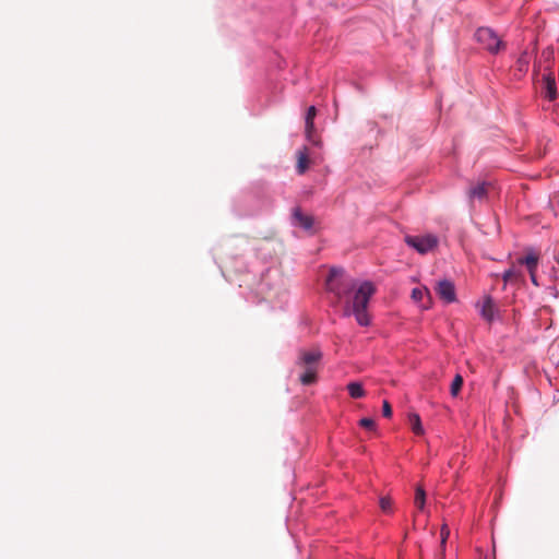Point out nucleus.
<instances>
[{
  "mask_svg": "<svg viewBox=\"0 0 559 559\" xmlns=\"http://www.w3.org/2000/svg\"><path fill=\"white\" fill-rule=\"evenodd\" d=\"M317 115V109L314 106H310L307 110V114H306V135H307V139L316 144V145H319L320 144V141H318L314 136V124H313V120H314V117Z\"/></svg>",
  "mask_w": 559,
  "mask_h": 559,
  "instance_id": "obj_7",
  "label": "nucleus"
},
{
  "mask_svg": "<svg viewBox=\"0 0 559 559\" xmlns=\"http://www.w3.org/2000/svg\"><path fill=\"white\" fill-rule=\"evenodd\" d=\"M463 385V378L461 374H456L451 383V395L456 396Z\"/></svg>",
  "mask_w": 559,
  "mask_h": 559,
  "instance_id": "obj_20",
  "label": "nucleus"
},
{
  "mask_svg": "<svg viewBox=\"0 0 559 559\" xmlns=\"http://www.w3.org/2000/svg\"><path fill=\"white\" fill-rule=\"evenodd\" d=\"M379 506L384 513H392L393 511V500L389 496L381 497L379 499Z\"/></svg>",
  "mask_w": 559,
  "mask_h": 559,
  "instance_id": "obj_19",
  "label": "nucleus"
},
{
  "mask_svg": "<svg viewBox=\"0 0 559 559\" xmlns=\"http://www.w3.org/2000/svg\"><path fill=\"white\" fill-rule=\"evenodd\" d=\"M518 62H519V68H520V70H524V69H526L527 63H528V61H527V59H526V55L524 53L523 56H521V58L519 59V61H518Z\"/></svg>",
  "mask_w": 559,
  "mask_h": 559,
  "instance_id": "obj_24",
  "label": "nucleus"
},
{
  "mask_svg": "<svg viewBox=\"0 0 559 559\" xmlns=\"http://www.w3.org/2000/svg\"><path fill=\"white\" fill-rule=\"evenodd\" d=\"M520 278H523L522 271L519 267L514 266V265L511 266L509 270H507L503 273V281L504 282L516 281V280H520Z\"/></svg>",
  "mask_w": 559,
  "mask_h": 559,
  "instance_id": "obj_17",
  "label": "nucleus"
},
{
  "mask_svg": "<svg viewBox=\"0 0 559 559\" xmlns=\"http://www.w3.org/2000/svg\"><path fill=\"white\" fill-rule=\"evenodd\" d=\"M481 317L488 321L491 322L495 317V304L491 297L487 296L485 297L481 309H480Z\"/></svg>",
  "mask_w": 559,
  "mask_h": 559,
  "instance_id": "obj_11",
  "label": "nucleus"
},
{
  "mask_svg": "<svg viewBox=\"0 0 559 559\" xmlns=\"http://www.w3.org/2000/svg\"><path fill=\"white\" fill-rule=\"evenodd\" d=\"M405 242L420 254H425L438 246V237L431 234L423 236H406Z\"/></svg>",
  "mask_w": 559,
  "mask_h": 559,
  "instance_id": "obj_3",
  "label": "nucleus"
},
{
  "mask_svg": "<svg viewBox=\"0 0 559 559\" xmlns=\"http://www.w3.org/2000/svg\"><path fill=\"white\" fill-rule=\"evenodd\" d=\"M414 503L418 510H424L426 503V492L421 486L416 487Z\"/></svg>",
  "mask_w": 559,
  "mask_h": 559,
  "instance_id": "obj_16",
  "label": "nucleus"
},
{
  "mask_svg": "<svg viewBox=\"0 0 559 559\" xmlns=\"http://www.w3.org/2000/svg\"><path fill=\"white\" fill-rule=\"evenodd\" d=\"M359 425H360L362 428H366V429H369V430L374 429V426H376V424H374L373 419H371V418H361V419L359 420Z\"/></svg>",
  "mask_w": 559,
  "mask_h": 559,
  "instance_id": "obj_22",
  "label": "nucleus"
},
{
  "mask_svg": "<svg viewBox=\"0 0 559 559\" xmlns=\"http://www.w3.org/2000/svg\"><path fill=\"white\" fill-rule=\"evenodd\" d=\"M544 96L548 100H555L557 98V86L555 78L548 74L544 78Z\"/></svg>",
  "mask_w": 559,
  "mask_h": 559,
  "instance_id": "obj_9",
  "label": "nucleus"
},
{
  "mask_svg": "<svg viewBox=\"0 0 559 559\" xmlns=\"http://www.w3.org/2000/svg\"><path fill=\"white\" fill-rule=\"evenodd\" d=\"M440 535H441V558H443L444 556V546H445V543H447V539L450 535V530L447 525H443L441 527V532H440Z\"/></svg>",
  "mask_w": 559,
  "mask_h": 559,
  "instance_id": "obj_21",
  "label": "nucleus"
},
{
  "mask_svg": "<svg viewBox=\"0 0 559 559\" xmlns=\"http://www.w3.org/2000/svg\"><path fill=\"white\" fill-rule=\"evenodd\" d=\"M475 40L489 53L497 55L506 49V43L490 27H479L474 34Z\"/></svg>",
  "mask_w": 559,
  "mask_h": 559,
  "instance_id": "obj_2",
  "label": "nucleus"
},
{
  "mask_svg": "<svg viewBox=\"0 0 559 559\" xmlns=\"http://www.w3.org/2000/svg\"><path fill=\"white\" fill-rule=\"evenodd\" d=\"M382 414L386 418H390L392 416V407H391V404L388 401L383 402Z\"/></svg>",
  "mask_w": 559,
  "mask_h": 559,
  "instance_id": "obj_23",
  "label": "nucleus"
},
{
  "mask_svg": "<svg viewBox=\"0 0 559 559\" xmlns=\"http://www.w3.org/2000/svg\"><path fill=\"white\" fill-rule=\"evenodd\" d=\"M322 359V353L318 348L313 349H301L298 354L297 362L296 365L298 367L306 366V365H312V366H320V361Z\"/></svg>",
  "mask_w": 559,
  "mask_h": 559,
  "instance_id": "obj_5",
  "label": "nucleus"
},
{
  "mask_svg": "<svg viewBox=\"0 0 559 559\" xmlns=\"http://www.w3.org/2000/svg\"><path fill=\"white\" fill-rule=\"evenodd\" d=\"M299 368L302 370L299 376V381L304 385H310L317 381V379H318L317 373H318V369H319L318 366L306 365V366H300Z\"/></svg>",
  "mask_w": 559,
  "mask_h": 559,
  "instance_id": "obj_8",
  "label": "nucleus"
},
{
  "mask_svg": "<svg viewBox=\"0 0 559 559\" xmlns=\"http://www.w3.org/2000/svg\"><path fill=\"white\" fill-rule=\"evenodd\" d=\"M438 296L447 304L454 302L456 300L455 287L453 282L449 280H441L435 287Z\"/></svg>",
  "mask_w": 559,
  "mask_h": 559,
  "instance_id": "obj_4",
  "label": "nucleus"
},
{
  "mask_svg": "<svg viewBox=\"0 0 559 559\" xmlns=\"http://www.w3.org/2000/svg\"><path fill=\"white\" fill-rule=\"evenodd\" d=\"M408 418H409V424H411V427H412V430L414 431V433L423 435L424 433V429H423V426H421V421H420L419 415L418 414H411Z\"/></svg>",
  "mask_w": 559,
  "mask_h": 559,
  "instance_id": "obj_18",
  "label": "nucleus"
},
{
  "mask_svg": "<svg viewBox=\"0 0 559 559\" xmlns=\"http://www.w3.org/2000/svg\"><path fill=\"white\" fill-rule=\"evenodd\" d=\"M487 194V185L485 182L478 183L469 189L468 195L471 199L483 200Z\"/></svg>",
  "mask_w": 559,
  "mask_h": 559,
  "instance_id": "obj_14",
  "label": "nucleus"
},
{
  "mask_svg": "<svg viewBox=\"0 0 559 559\" xmlns=\"http://www.w3.org/2000/svg\"><path fill=\"white\" fill-rule=\"evenodd\" d=\"M309 163H310V160H309V156L307 153V148L304 147L302 150H299L297 152V165H296L297 173L299 175L305 174L309 167Z\"/></svg>",
  "mask_w": 559,
  "mask_h": 559,
  "instance_id": "obj_12",
  "label": "nucleus"
},
{
  "mask_svg": "<svg viewBox=\"0 0 559 559\" xmlns=\"http://www.w3.org/2000/svg\"><path fill=\"white\" fill-rule=\"evenodd\" d=\"M427 297V300H428V304L427 305H424V308H429L430 306V300H431V297H430V292L428 288L426 287H417V288H414L413 292H412V298L417 301V302H420L424 300V298Z\"/></svg>",
  "mask_w": 559,
  "mask_h": 559,
  "instance_id": "obj_13",
  "label": "nucleus"
},
{
  "mask_svg": "<svg viewBox=\"0 0 559 559\" xmlns=\"http://www.w3.org/2000/svg\"><path fill=\"white\" fill-rule=\"evenodd\" d=\"M518 262L520 265L526 266L533 284L537 285L536 270H537V265H538V255L534 252H531L526 257L520 258L518 260Z\"/></svg>",
  "mask_w": 559,
  "mask_h": 559,
  "instance_id": "obj_6",
  "label": "nucleus"
},
{
  "mask_svg": "<svg viewBox=\"0 0 559 559\" xmlns=\"http://www.w3.org/2000/svg\"><path fill=\"white\" fill-rule=\"evenodd\" d=\"M293 217L295 219V223L306 230L311 229L313 226V217L304 214L298 207L294 210Z\"/></svg>",
  "mask_w": 559,
  "mask_h": 559,
  "instance_id": "obj_10",
  "label": "nucleus"
},
{
  "mask_svg": "<svg viewBox=\"0 0 559 559\" xmlns=\"http://www.w3.org/2000/svg\"><path fill=\"white\" fill-rule=\"evenodd\" d=\"M347 390L353 399H360L365 396V390L359 382H350L347 384Z\"/></svg>",
  "mask_w": 559,
  "mask_h": 559,
  "instance_id": "obj_15",
  "label": "nucleus"
},
{
  "mask_svg": "<svg viewBox=\"0 0 559 559\" xmlns=\"http://www.w3.org/2000/svg\"><path fill=\"white\" fill-rule=\"evenodd\" d=\"M326 290L332 293L336 302L343 304V314L354 316L361 326L370 324V317L367 311L368 304L376 288L371 282L358 283L346 275L343 269L331 267L325 280Z\"/></svg>",
  "mask_w": 559,
  "mask_h": 559,
  "instance_id": "obj_1",
  "label": "nucleus"
}]
</instances>
